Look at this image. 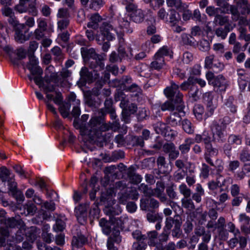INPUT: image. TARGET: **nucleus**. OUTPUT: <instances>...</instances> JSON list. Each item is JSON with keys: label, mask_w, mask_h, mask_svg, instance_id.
I'll return each instance as SVG.
<instances>
[{"label": "nucleus", "mask_w": 250, "mask_h": 250, "mask_svg": "<svg viewBox=\"0 0 250 250\" xmlns=\"http://www.w3.org/2000/svg\"><path fill=\"white\" fill-rule=\"evenodd\" d=\"M20 1L21 4L28 6L29 12L33 16H36L37 15L38 11L35 5V0H20Z\"/></svg>", "instance_id": "6ab92c4d"}, {"label": "nucleus", "mask_w": 250, "mask_h": 250, "mask_svg": "<svg viewBox=\"0 0 250 250\" xmlns=\"http://www.w3.org/2000/svg\"><path fill=\"white\" fill-rule=\"evenodd\" d=\"M5 224L10 228L17 227L24 229L25 225L23 221L19 218L16 219L14 218H9L6 220Z\"/></svg>", "instance_id": "f3484780"}, {"label": "nucleus", "mask_w": 250, "mask_h": 250, "mask_svg": "<svg viewBox=\"0 0 250 250\" xmlns=\"http://www.w3.org/2000/svg\"><path fill=\"white\" fill-rule=\"evenodd\" d=\"M180 16L178 12L174 10H171L170 11V15L169 18V22L171 24H177L180 20Z\"/></svg>", "instance_id": "72a5a7b5"}, {"label": "nucleus", "mask_w": 250, "mask_h": 250, "mask_svg": "<svg viewBox=\"0 0 250 250\" xmlns=\"http://www.w3.org/2000/svg\"><path fill=\"white\" fill-rule=\"evenodd\" d=\"M215 56L214 55H209L206 57L205 60V66L206 68L210 69L212 67L213 64L214 63Z\"/></svg>", "instance_id": "09e8293b"}, {"label": "nucleus", "mask_w": 250, "mask_h": 250, "mask_svg": "<svg viewBox=\"0 0 250 250\" xmlns=\"http://www.w3.org/2000/svg\"><path fill=\"white\" fill-rule=\"evenodd\" d=\"M229 21V18L227 16H223L217 14L215 15L214 22L218 23L220 25H224L228 23Z\"/></svg>", "instance_id": "a19ab883"}, {"label": "nucleus", "mask_w": 250, "mask_h": 250, "mask_svg": "<svg viewBox=\"0 0 250 250\" xmlns=\"http://www.w3.org/2000/svg\"><path fill=\"white\" fill-rule=\"evenodd\" d=\"M69 23L68 19H62L58 21V28L62 30L67 28Z\"/></svg>", "instance_id": "0e129e2a"}, {"label": "nucleus", "mask_w": 250, "mask_h": 250, "mask_svg": "<svg viewBox=\"0 0 250 250\" xmlns=\"http://www.w3.org/2000/svg\"><path fill=\"white\" fill-rule=\"evenodd\" d=\"M122 3L126 5V8L128 10L133 11L136 8V6L134 4V0H122Z\"/></svg>", "instance_id": "e2e57ef3"}, {"label": "nucleus", "mask_w": 250, "mask_h": 250, "mask_svg": "<svg viewBox=\"0 0 250 250\" xmlns=\"http://www.w3.org/2000/svg\"><path fill=\"white\" fill-rule=\"evenodd\" d=\"M80 75L82 79L85 81L91 82L93 80V76L92 73L89 72L88 69L85 67H83L82 68L80 72Z\"/></svg>", "instance_id": "a878e982"}, {"label": "nucleus", "mask_w": 250, "mask_h": 250, "mask_svg": "<svg viewBox=\"0 0 250 250\" xmlns=\"http://www.w3.org/2000/svg\"><path fill=\"white\" fill-rule=\"evenodd\" d=\"M181 224V218L178 215H175L173 218L171 217H167L166 220L164 231H169L173 226H174V228L172 230V235L174 237H178L181 232L180 229Z\"/></svg>", "instance_id": "7ed1b4c3"}, {"label": "nucleus", "mask_w": 250, "mask_h": 250, "mask_svg": "<svg viewBox=\"0 0 250 250\" xmlns=\"http://www.w3.org/2000/svg\"><path fill=\"white\" fill-rule=\"evenodd\" d=\"M165 185L162 182H158L156 183V187L154 189H152L150 196H154L157 197L161 195L164 192Z\"/></svg>", "instance_id": "b1692460"}, {"label": "nucleus", "mask_w": 250, "mask_h": 250, "mask_svg": "<svg viewBox=\"0 0 250 250\" xmlns=\"http://www.w3.org/2000/svg\"><path fill=\"white\" fill-rule=\"evenodd\" d=\"M12 177H14V175L6 167H3L0 168V178L3 182H7Z\"/></svg>", "instance_id": "5701e85b"}, {"label": "nucleus", "mask_w": 250, "mask_h": 250, "mask_svg": "<svg viewBox=\"0 0 250 250\" xmlns=\"http://www.w3.org/2000/svg\"><path fill=\"white\" fill-rule=\"evenodd\" d=\"M175 106L172 103V102L169 101H167L162 104L161 106V109L163 111L166 110H169L174 111L175 110Z\"/></svg>", "instance_id": "8fccbe9b"}, {"label": "nucleus", "mask_w": 250, "mask_h": 250, "mask_svg": "<svg viewBox=\"0 0 250 250\" xmlns=\"http://www.w3.org/2000/svg\"><path fill=\"white\" fill-rule=\"evenodd\" d=\"M99 225L102 228L103 232L106 235L109 234L111 232L110 223L104 218H102L99 221Z\"/></svg>", "instance_id": "c85d7f7f"}, {"label": "nucleus", "mask_w": 250, "mask_h": 250, "mask_svg": "<svg viewBox=\"0 0 250 250\" xmlns=\"http://www.w3.org/2000/svg\"><path fill=\"white\" fill-rule=\"evenodd\" d=\"M110 220L115 226L118 228H123L124 225V221L120 217H111Z\"/></svg>", "instance_id": "3c124183"}, {"label": "nucleus", "mask_w": 250, "mask_h": 250, "mask_svg": "<svg viewBox=\"0 0 250 250\" xmlns=\"http://www.w3.org/2000/svg\"><path fill=\"white\" fill-rule=\"evenodd\" d=\"M188 72V68L184 69L176 68L173 70V74L176 75L181 80L184 79L187 77Z\"/></svg>", "instance_id": "c9c22d12"}, {"label": "nucleus", "mask_w": 250, "mask_h": 250, "mask_svg": "<svg viewBox=\"0 0 250 250\" xmlns=\"http://www.w3.org/2000/svg\"><path fill=\"white\" fill-rule=\"evenodd\" d=\"M239 222L241 224V230L245 234L250 233V228L248 227L250 222V217L245 213H241L239 216Z\"/></svg>", "instance_id": "ddd939ff"}, {"label": "nucleus", "mask_w": 250, "mask_h": 250, "mask_svg": "<svg viewBox=\"0 0 250 250\" xmlns=\"http://www.w3.org/2000/svg\"><path fill=\"white\" fill-rule=\"evenodd\" d=\"M87 208V204H82L75 208V215L81 224H83L86 220Z\"/></svg>", "instance_id": "9d476101"}, {"label": "nucleus", "mask_w": 250, "mask_h": 250, "mask_svg": "<svg viewBox=\"0 0 250 250\" xmlns=\"http://www.w3.org/2000/svg\"><path fill=\"white\" fill-rule=\"evenodd\" d=\"M105 211L107 214L111 216H114L118 215L121 213L122 211L121 207L118 205H116L114 207H108L107 208Z\"/></svg>", "instance_id": "473e14b6"}, {"label": "nucleus", "mask_w": 250, "mask_h": 250, "mask_svg": "<svg viewBox=\"0 0 250 250\" xmlns=\"http://www.w3.org/2000/svg\"><path fill=\"white\" fill-rule=\"evenodd\" d=\"M172 51L167 46H164L161 48L156 53L159 56L164 58V56H169L170 57L172 56Z\"/></svg>", "instance_id": "4c0bfd02"}, {"label": "nucleus", "mask_w": 250, "mask_h": 250, "mask_svg": "<svg viewBox=\"0 0 250 250\" xmlns=\"http://www.w3.org/2000/svg\"><path fill=\"white\" fill-rule=\"evenodd\" d=\"M199 49L202 51H206L209 49V43L206 40L200 41L199 44Z\"/></svg>", "instance_id": "69168bd1"}, {"label": "nucleus", "mask_w": 250, "mask_h": 250, "mask_svg": "<svg viewBox=\"0 0 250 250\" xmlns=\"http://www.w3.org/2000/svg\"><path fill=\"white\" fill-rule=\"evenodd\" d=\"M29 61L26 65V68L29 70L31 74L34 77L33 78L42 76L43 71L38 65L39 62L34 55L29 57Z\"/></svg>", "instance_id": "0eeeda50"}, {"label": "nucleus", "mask_w": 250, "mask_h": 250, "mask_svg": "<svg viewBox=\"0 0 250 250\" xmlns=\"http://www.w3.org/2000/svg\"><path fill=\"white\" fill-rule=\"evenodd\" d=\"M110 123L102 124L99 118L92 117L86 125L80 127L82 135L87 137L92 141L100 138L101 132L111 129Z\"/></svg>", "instance_id": "f257e3e1"}, {"label": "nucleus", "mask_w": 250, "mask_h": 250, "mask_svg": "<svg viewBox=\"0 0 250 250\" xmlns=\"http://www.w3.org/2000/svg\"><path fill=\"white\" fill-rule=\"evenodd\" d=\"M103 4L104 2L103 0H91L89 7L95 10H98Z\"/></svg>", "instance_id": "de8ad7c7"}, {"label": "nucleus", "mask_w": 250, "mask_h": 250, "mask_svg": "<svg viewBox=\"0 0 250 250\" xmlns=\"http://www.w3.org/2000/svg\"><path fill=\"white\" fill-rule=\"evenodd\" d=\"M28 78L31 81L33 80L36 84L38 85L40 88H42L43 89L45 93L53 92L55 90V86L54 85L49 84L48 83L47 85H46L44 83L43 78L42 76L33 78L30 75L28 76Z\"/></svg>", "instance_id": "f8f14e48"}, {"label": "nucleus", "mask_w": 250, "mask_h": 250, "mask_svg": "<svg viewBox=\"0 0 250 250\" xmlns=\"http://www.w3.org/2000/svg\"><path fill=\"white\" fill-rule=\"evenodd\" d=\"M165 65L164 58L159 56L156 53L153 57V60L150 64V67L155 70L162 69Z\"/></svg>", "instance_id": "2eb2a0df"}, {"label": "nucleus", "mask_w": 250, "mask_h": 250, "mask_svg": "<svg viewBox=\"0 0 250 250\" xmlns=\"http://www.w3.org/2000/svg\"><path fill=\"white\" fill-rule=\"evenodd\" d=\"M168 13L164 8H161L157 12L158 18L166 22L168 21L167 20Z\"/></svg>", "instance_id": "6e6d98bb"}, {"label": "nucleus", "mask_w": 250, "mask_h": 250, "mask_svg": "<svg viewBox=\"0 0 250 250\" xmlns=\"http://www.w3.org/2000/svg\"><path fill=\"white\" fill-rule=\"evenodd\" d=\"M167 3L168 7L175 8L177 9L181 7V0H167Z\"/></svg>", "instance_id": "5fc2aeb1"}, {"label": "nucleus", "mask_w": 250, "mask_h": 250, "mask_svg": "<svg viewBox=\"0 0 250 250\" xmlns=\"http://www.w3.org/2000/svg\"><path fill=\"white\" fill-rule=\"evenodd\" d=\"M193 113L198 120H202L203 119V114L204 113V108L203 106L199 104L195 105L193 108Z\"/></svg>", "instance_id": "cd10ccee"}, {"label": "nucleus", "mask_w": 250, "mask_h": 250, "mask_svg": "<svg viewBox=\"0 0 250 250\" xmlns=\"http://www.w3.org/2000/svg\"><path fill=\"white\" fill-rule=\"evenodd\" d=\"M205 149L207 152L208 154L205 155V159L206 161L209 164L210 166L215 167V165L211 159L208 155L210 156H217L218 153V150L217 148L213 147L211 143L205 146Z\"/></svg>", "instance_id": "4468645a"}, {"label": "nucleus", "mask_w": 250, "mask_h": 250, "mask_svg": "<svg viewBox=\"0 0 250 250\" xmlns=\"http://www.w3.org/2000/svg\"><path fill=\"white\" fill-rule=\"evenodd\" d=\"M120 231L119 230H114L112 232L111 236L108 238L111 239L112 241L116 243H119L121 242V237L120 235Z\"/></svg>", "instance_id": "13d9d810"}, {"label": "nucleus", "mask_w": 250, "mask_h": 250, "mask_svg": "<svg viewBox=\"0 0 250 250\" xmlns=\"http://www.w3.org/2000/svg\"><path fill=\"white\" fill-rule=\"evenodd\" d=\"M179 86L174 83H171V86L167 87L164 90V93L167 97H174L179 91Z\"/></svg>", "instance_id": "a211bd4d"}, {"label": "nucleus", "mask_w": 250, "mask_h": 250, "mask_svg": "<svg viewBox=\"0 0 250 250\" xmlns=\"http://www.w3.org/2000/svg\"><path fill=\"white\" fill-rule=\"evenodd\" d=\"M147 219L148 221L151 222L162 221V217L161 216L153 212H149L147 214Z\"/></svg>", "instance_id": "c03bdc74"}, {"label": "nucleus", "mask_w": 250, "mask_h": 250, "mask_svg": "<svg viewBox=\"0 0 250 250\" xmlns=\"http://www.w3.org/2000/svg\"><path fill=\"white\" fill-rule=\"evenodd\" d=\"M237 74L239 76L238 81L240 85H242L243 88L246 86V80L245 79V71L244 69H238L237 70Z\"/></svg>", "instance_id": "37998d69"}, {"label": "nucleus", "mask_w": 250, "mask_h": 250, "mask_svg": "<svg viewBox=\"0 0 250 250\" xmlns=\"http://www.w3.org/2000/svg\"><path fill=\"white\" fill-rule=\"evenodd\" d=\"M158 233L156 231H151L147 233V236L148 237V244L150 246L156 247L157 249L159 248V250H162L161 246L158 244L157 241Z\"/></svg>", "instance_id": "dca6fc26"}, {"label": "nucleus", "mask_w": 250, "mask_h": 250, "mask_svg": "<svg viewBox=\"0 0 250 250\" xmlns=\"http://www.w3.org/2000/svg\"><path fill=\"white\" fill-rule=\"evenodd\" d=\"M203 101L208 109L207 114L210 116L213 115L215 109L217 106V100L214 98L213 92H208L204 94Z\"/></svg>", "instance_id": "423d86ee"}, {"label": "nucleus", "mask_w": 250, "mask_h": 250, "mask_svg": "<svg viewBox=\"0 0 250 250\" xmlns=\"http://www.w3.org/2000/svg\"><path fill=\"white\" fill-rule=\"evenodd\" d=\"M86 241L85 238L83 236H74L72 240L73 247L79 248L81 247Z\"/></svg>", "instance_id": "c756f323"}, {"label": "nucleus", "mask_w": 250, "mask_h": 250, "mask_svg": "<svg viewBox=\"0 0 250 250\" xmlns=\"http://www.w3.org/2000/svg\"><path fill=\"white\" fill-rule=\"evenodd\" d=\"M211 129L213 139L214 141L221 143L225 141L227 135L225 125H219L216 122H214L211 125Z\"/></svg>", "instance_id": "20e7f679"}, {"label": "nucleus", "mask_w": 250, "mask_h": 250, "mask_svg": "<svg viewBox=\"0 0 250 250\" xmlns=\"http://www.w3.org/2000/svg\"><path fill=\"white\" fill-rule=\"evenodd\" d=\"M138 189L140 191L143 192L145 196L150 197L152 189L148 188L147 185L145 184H142L139 186Z\"/></svg>", "instance_id": "603ef678"}, {"label": "nucleus", "mask_w": 250, "mask_h": 250, "mask_svg": "<svg viewBox=\"0 0 250 250\" xmlns=\"http://www.w3.org/2000/svg\"><path fill=\"white\" fill-rule=\"evenodd\" d=\"M206 78L208 83L217 88V90L220 92H224L228 85L226 79L222 75H219L215 76L211 72H208L206 74Z\"/></svg>", "instance_id": "f03ea898"}, {"label": "nucleus", "mask_w": 250, "mask_h": 250, "mask_svg": "<svg viewBox=\"0 0 250 250\" xmlns=\"http://www.w3.org/2000/svg\"><path fill=\"white\" fill-rule=\"evenodd\" d=\"M57 17L61 19H67L69 16L68 11L66 8H62L59 9Z\"/></svg>", "instance_id": "bf43d9fd"}, {"label": "nucleus", "mask_w": 250, "mask_h": 250, "mask_svg": "<svg viewBox=\"0 0 250 250\" xmlns=\"http://www.w3.org/2000/svg\"><path fill=\"white\" fill-rule=\"evenodd\" d=\"M51 52L54 56L55 59L58 61H61L63 59V55L62 52L61 48L58 46H55L51 49Z\"/></svg>", "instance_id": "e433bc0d"}, {"label": "nucleus", "mask_w": 250, "mask_h": 250, "mask_svg": "<svg viewBox=\"0 0 250 250\" xmlns=\"http://www.w3.org/2000/svg\"><path fill=\"white\" fill-rule=\"evenodd\" d=\"M137 7L133 11L132 14L131 18L132 20L136 22L140 23L144 21V14L141 9H137Z\"/></svg>", "instance_id": "4be33fe9"}, {"label": "nucleus", "mask_w": 250, "mask_h": 250, "mask_svg": "<svg viewBox=\"0 0 250 250\" xmlns=\"http://www.w3.org/2000/svg\"><path fill=\"white\" fill-rule=\"evenodd\" d=\"M90 20L87 23V26L95 29L98 27V23L101 21L102 18L98 13H95L91 16Z\"/></svg>", "instance_id": "412c9836"}, {"label": "nucleus", "mask_w": 250, "mask_h": 250, "mask_svg": "<svg viewBox=\"0 0 250 250\" xmlns=\"http://www.w3.org/2000/svg\"><path fill=\"white\" fill-rule=\"evenodd\" d=\"M180 193L184 196V198L190 197L191 191L185 184H182L179 186Z\"/></svg>", "instance_id": "f704fd0d"}, {"label": "nucleus", "mask_w": 250, "mask_h": 250, "mask_svg": "<svg viewBox=\"0 0 250 250\" xmlns=\"http://www.w3.org/2000/svg\"><path fill=\"white\" fill-rule=\"evenodd\" d=\"M234 99L232 97H229L225 102V105L228 110L232 113H235L237 111V107L233 104Z\"/></svg>", "instance_id": "7c9ffc66"}, {"label": "nucleus", "mask_w": 250, "mask_h": 250, "mask_svg": "<svg viewBox=\"0 0 250 250\" xmlns=\"http://www.w3.org/2000/svg\"><path fill=\"white\" fill-rule=\"evenodd\" d=\"M7 182L8 183L9 190L12 192L14 193L17 189V185L15 181L14 177H12L8 179V181H7Z\"/></svg>", "instance_id": "4d7b16f0"}, {"label": "nucleus", "mask_w": 250, "mask_h": 250, "mask_svg": "<svg viewBox=\"0 0 250 250\" xmlns=\"http://www.w3.org/2000/svg\"><path fill=\"white\" fill-rule=\"evenodd\" d=\"M146 247L147 245L144 241H138L133 244L132 250H145Z\"/></svg>", "instance_id": "a18cd8bd"}, {"label": "nucleus", "mask_w": 250, "mask_h": 250, "mask_svg": "<svg viewBox=\"0 0 250 250\" xmlns=\"http://www.w3.org/2000/svg\"><path fill=\"white\" fill-rule=\"evenodd\" d=\"M194 83V78L190 76L188 78L187 81H184L180 86V88L184 91L188 90L189 87Z\"/></svg>", "instance_id": "58836bf2"}, {"label": "nucleus", "mask_w": 250, "mask_h": 250, "mask_svg": "<svg viewBox=\"0 0 250 250\" xmlns=\"http://www.w3.org/2000/svg\"><path fill=\"white\" fill-rule=\"evenodd\" d=\"M231 181L230 178L225 179L221 175H218L217 177L216 181H211L208 184V188L210 190H214L218 187H222L224 186H227L228 187L229 185L227 183L229 184V182Z\"/></svg>", "instance_id": "9b49d317"}, {"label": "nucleus", "mask_w": 250, "mask_h": 250, "mask_svg": "<svg viewBox=\"0 0 250 250\" xmlns=\"http://www.w3.org/2000/svg\"><path fill=\"white\" fill-rule=\"evenodd\" d=\"M120 96V98H119V100H121L120 106L123 109V110H127V104L128 103V99H125V98L124 97V94L122 92H121L119 93Z\"/></svg>", "instance_id": "052dcab7"}, {"label": "nucleus", "mask_w": 250, "mask_h": 250, "mask_svg": "<svg viewBox=\"0 0 250 250\" xmlns=\"http://www.w3.org/2000/svg\"><path fill=\"white\" fill-rule=\"evenodd\" d=\"M102 35L108 41H111L117 35L118 29H114L113 26L108 22L103 23L100 27Z\"/></svg>", "instance_id": "6e6552de"}, {"label": "nucleus", "mask_w": 250, "mask_h": 250, "mask_svg": "<svg viewBox=\"0 0 250 250\" xmlns=\"http://www.w3.org/2000/svg\"><path fill=\"white\" fill-rule=\"evenodd\" d=\"M23 208L24 209L23 213L25 215H33L37 211V208L36 206L31 201L27 202L23 206Z\"/></svg>", "instance_id": "aec40b11"}, {"label": "nucleus", "mask_w": 250, "mask_h": 250, "mask_svg": "<svg viewBox=\"0 0 250 250\" xmlns=\"http://www.w3.org/2000/svg\"><path fill=\"white\" fill-rule=\"evenodd\" d=\"M128 18L130 19L129 17L125 15L124 17L119 18V26L117 29H118L117 35L120 38H121L125 32L132 33L133 31L132 29L129 28V22L127 20Z\"/></svg>", "instance_id": "1a4fd4ad"}, {"label": "nucleus", "mask_w": 250, "mask_h": 250, "mask_svg": "<svg viewBox=\"0 0 250 250\" xmlns=\"http://www.w3.org/2000/svg\"><path fill=\"white\" fill-rule=\"evenodd\" d=\"M182 125L184 131L188 133L192 134L194 132V127L191 123L188 120L185 119L182 122Z\"/></svg>", "instance_id": "2f4dec72"}, {"label": "nucleus", "mask_w": 250, "mask_h": 250, "mask_svg": "<svg viewBox=\"0 0 250 250\" xmlns=\"http://www.w3.org/2000/svg\"><path fill=\"white\" fill-rule=\"evenodd\" d=\"M228 227L229 231L232 232L234 236L239 237L240 232L238 229L236 228L235 225L233 223L231 222H229L228 223Z\"/></svg>", "instance_id": "864d4df0"}, {"label": "nucleus", "mask_w": 250, "mask_h": 250, "mask_svg": "<svg viewBox=\"0 0 250 250\" xmlns=\"http://www.w3.org/2000/svg\"><path fill=\"white\" fill-rule=\"evenodd\" d=\"M193 143V139L187 138L185 140V143L179 146V149L182 153H187L189 150L190 145Z\"/></svg>", "instance_id": "bb28decb"}, {"label": "nucleus", "mask_w": 250, "mask_h": 250, "mask_svg": "<svg viewBox=\"0 0 250 250\" xmlns=\"http://www.w3.org/2000/svg\"><path fill=\"white\" fill-rule=\"evenodd\" d=\"M195 217H196L201 223L206 221L207 216V212L206 211H201L199 208H197L194 213Z\"/></svg>", "instance_id": "79ce46f5"}, {"label": "nucleus", "mask_w": 250, "mask_h": 250, "mask_svg": "<svg viewBox=\"0 0 250 250\" xmlns=\"http://www.w3.org/2000/svg\"><path fill=\"white\" fill-rule=\"evenodd\" d=\"M183 208L191 211L195 209V206L192 200L190 197L183 198L181 200Z\"/></svg>", "instance_id": "393cba45"}, {"label": "nucleus", "mask_w": 250, "mask_h": 250, "mask_svg": "<svg viewBox=\"0 0 250 250\" xmlns=\"http://www.w3.org/2000/svg\"><path fill=\"white\" fill-rule=\"evenodd\" d=\"M209 167L206 164H202V167L201 172V176L204 178L206 179L208 177L209 175Z\"/></svg>", "instance_id": "774afa93"}, {"label": "nucleus", "mask_w": 250, "mask_h": 250, "mask_svg": "<svg viewBox=\"0 0 250 250\" xmlns=\"http://www.w3.org/2000/svg\"><path fill=\"white\" fill-rule=\"evenodd\" d=\"M65 228V223L60 219L56 221V225L53 229L56 231H62Z\"/></svg>", "instance_id": "680f3d73"}, {"label": "nucleus", "mask_w": 250, "mask_h": 250, "mask_svg": "<svg viewBox=\"0 0 250 250\" xmlns=\"http://www.w3.org/2000/svg\"><path fill=\"white\" fill-rule=\"evenodd\" d=\"M228 143L231 145H240L242 144V138L239 136L231 134L228 138Z\"/></svg>", "instance_id": "ea45409f"}, {"label": "nucleus", "mask_w": 250, "mask_h": 250, "mask_svg": "<svg viewBox=\"0 0 250 250\" xmlns=\"http://www.w3.org/2000/svg\"><path fill=\"white\" fill-rule=\"evenodd\" d=\"M240 159L242 162L250 161V154L246 149H243L240 155Z\"/></svg>", "instance_id": "338daca9"}, {"label": "nucleus", "mask_w": 250, "mask_h": 250, "mask_svg": "<svg viewBox=\"0 0 250 250\" xmlns=\"http://www.w3.org/2000/svg\"><path fill=\"white\" fill-rule=\"evenodd\" d=\"M184 170L178 169L174 172L173 174V180L176 182H179L184 179L185 174Z\"/></svg>", "instance_id": "49530a36"}, {"label": "nucleus", "mask_w": 250, "mask_h": 250, "mask_svg": "<svg viewBox=\"0 0 250 250\" xmlns=\"http://www.w3.org/2000/svg\"><path fill=\"white\" fill-rule=\"evenodd\" d=\"M184 107L185 106L182 105L177 106L175 110L171 113L169 117L167 118V124L172 126L177 125L181 121L182 117L185 115V112L184 111Z\"/></svg>", "instance_id": "39448f33"}]
</instances>
